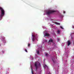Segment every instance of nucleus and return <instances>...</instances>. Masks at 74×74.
I'll use <instances>...</instances> for the list:
<instances>
[{
  "label": "nucleus",
  "mask_w": 74,
  "mask_h": 74,
  "mask_svg": "<svg viewBox=\"0 0 74 74\" xmlns=\"http://www.w3.org/2000/svg\"><path fill=\"white\" fill-rule=\"evenodd\" d=\"M0 9L1 11V14L0 15V18L1 19L2 18V17L4 15L5 11L4 10H3V9L1 8L0 7Z\"/></svg>",
  "instance_id": "1"
},
{
  "label": "nucleus",
  "mask_w": 74,
  "mask_h": 74,
  "mask_svg": "<svg viewBox=\"0 0 74 74\" xmlns=\"http://www.w3.org/2000/svg\"><path fill=\"white\" fill-rule=\"evenodd\" d=\"M34 66L36 67V70H37L38 66H40V63L38 62H35Z\"/></svg>",
  "instance_id": "2"
},
{
  "label": "nucleus",
  "mask_w": 74,
  "mask_h": 74,
  "mask_svg": "<svg viewBox=\"0 0 74 74\" xmlns=\"http://www.w3.org/2000/svg\"><path fill=\"white\" fill-rule=\"evenodd\" d=\"M55 10H50L49 11H48L46 12V14L47 15H50V14H52V13H53L55 12Z\"/></svg>",
  "instance_id": "3"
},
{
  "label": "nucleus",
  "mask_w": 74,
  "mask_h": 74,
  "mask_svg": "<svg viewBox=\"0 0 74 74\" xmlns=\"http://www.w3.org/2000/svg\"><path fill=\"white\" fill-rule=\"evenodd\" d=\"M32 36L33 37V41H34V40H35V39L36 38V36L34 35H32Z\"/></svg>",
  "instance_id": "4"
},
{
  "label": "nucleus",
  "mask_w": 74,
  "mask_h": 74,
  "mask_svg": "<svg viewBox=\"0 0 74 74\" xmlns=\"http://www.w3.org/2000/svg\"><path fill=\"white\" fill-rule=\"evenodd\" d=\"M50 36V34H49L48 33H46L45 34V36Z\"/></svg>",
  "instance_id": "5"
},
{
  "label": "nucleus",
  "mask_w": 74,
  "mask_h": 74,
  "mask_svg": "<svg viewBox=\"0 0 74 74\" xmlns=\"http://www.w3.org/2000/svg\"><path fill=\"white\" fill-rule=\"evenodd\" d=\"M67 42H68V46H69V45H70L71 44L70 43V41L69 40H68L67 41Z\"/></svg>",
  "instance_id": "6"
},
{
  "label": "nucleus",
  "mask_w": 74,
  "mask_h": 74,
  "mask_svg": "<svg viewBox=\"0 0 74 74\" xmlns=\"http://www.w3.org/2000/svg\"><path fill=\"white\" fill-rule=\"evenodd\" d=\"M49 56V55L48 53H46L45 54V56H46V57H48V56Z\"/></svg>",
  "instance_id": "7"
},
{
  "label": "nucleus",
  "mask_w": 74,
  "mask_h": 74,
  "mask_svg": "<svg viewBox=\"0 0 74 74\" xmlns=\"http://www.w3.org/2000/svg\"><path fill=\"white\" fill-rule=\"evenodd\" d=\"M49 42H53V40H52V39L51 38L50 40H49Z\"/></svg>",
  "instance_id": "8"
},
{
  "label": "nucleus",
  "mask_w": 74,
  "mask_h": 74,
  "mask_svg": "<svg viewBox=\"0 0 74 74\" xmlns=\"http://www.w3.org/2000/svg\"><path fill=\"white\" fill-rule=\"evenodd\" d=\"M53 59L55 60V58H53L52 59V60L53 63H55V61H54V60H53Z\"/></svg>",
  "instance_id": "9"
},
{
  "label": "nucleus",
  "mask_w": 74,
  "mask_h": 74,
  "mask_svg": "<svg viewBox=\"0 0 74 74\" xmlns=\"http://www.w3.org/2000/svg\"><path fill=\"white\" fill-rule=\"evenodd\" d=\"M57 33L58 34H60V31L59 30H58L57 31Z\"/></svg>",
  "instance_id": "10"
},
{
  "label": "nucleus",
  "mask_w": 74,
  "mask_h": 74,
  "mask_svg": "<svg viewBox=\"0 0 74 74\" xmlns=\"http://www.w3.org/2000/svg\"><path fill=\"white\" fill-rule=\"evenodd\" d=\"M37 55H39L40 54V52L39 51H37Z\"/></svg>",
  "instance_id": "11"
},
{
  "label": "nucleus",
  "mask_w": 74,
  "mask_h": 74,
  "mask_svg": "<svg viewBox=\"0 0 74 74\" xmlns=\"http://www.w3.org/2000/svg\"><path fill=\"white\" fill-rule=\"evenodd\" d=\"M56 23L57 25H60V23H58L57 22Z\"/></svg>",
  "instance_id": "12"
},
{
  "label": "nucleus",
  "mask_w": 74,
  "mask_h": 74,
  "mask_svg": "<svg viewBox=\"0 0 74 74\" xmlns=\"http://www.w3.org/2000/svg\"><path fill=\"white\" fill-rule=\"evenodd\" d=\"M60 28L62 29H63V27L62 26H60Z\"/></svg>",
  "instance_id": "13"
},
{
  "label": "nucleus",
  "mask_w": 74,
  "mask_h": 74,
  "mask_svg": "<svg viewBox=\"0 0 74 74\" xmlns=\"http://www.w3.org/2000/svg\"><path fill=\"white\" fill-rule=\"evenodd\" d=\"M44 42H47V40H45Z\"/></svg>",
  "instance_id": "14"
},
{
  "label": "nucleus",
  "mask_w": 74,
  "mask_h": 74,
  "mask_svg": "<svg viewBox=\"0 0 74 74\" xmlns=\"http://www.w3.org/2000/svg\"><path fill=\"white\" fill-rule=\"evenodd\" d=\"M30 44H28V47H29V46H30Z\"/></svg>",
  "instance_id": "15"
},
{
  "label": "nucleus",
  "mask_w": 74,
  "mask_h": 74,
  "mask_svg": "<svg viewBox=\"0 0 74 74\" xmlns=\"http://www.w3.org/2000/svg\"><path fill=\"white\" fill-rule=\"evenodd\" d=\"M25 51L26 52H27V50L26 49H25Z\"/></svg>",
  "instance_id": "16"
},
{
  "label": "nucleus",
  "mask_w": 74,
  "mask_h": 74,
  "mask_svg": "<svg viewBox=\"0 0 74 74\" xmlns=\"http://www.w3.org/2000/svg\"><path fill=\"white\" fill-rule=\"evenodd\" d=\"M58 41H59V40H60V39L59 38L57 39Z\"/></svg>",
  "instance_id": "17"
},
{
  "label": "nucleus",
  "mask_w": 74,
  "mask_h": 74,
  "mask_svg": "<svg viewBox=\"0 0 74 74\" xmlns=\"http://www.w3.org/2000/svg\"><path fill=\"white\" fill-rule=\"evenodd\" d=\"M66 13V12L64 11L63 12V13H64V14H65V13Z\"/></svg>",
  "instance_id": "18"
},
{
  "label": "nucleus",
  "mask_w": 74,
  "mask_h": 74,
  "mask_svg": "<svg viewBox=\"0 0 74 74\" xmlns=\"http://www.w3.org/2000/svg\"><path fill=\"white\" fill-rule=\"evenodd\" d=\"M45 67H47V65H45Z\"/></svg>",
  "instance_id": "19"
},
{
  "label": "nucleus",
  "mask_w": 74,
  "mask_h": 74,
  "mask_svg": "<svg viewBox=\"0 0 74 74\" xmlns=\"http://www.w3.org/2000/svg\"><path fill=\"white\" fill-rule=\"evenodd\" d=\"M32 74H33V71H32Z\"/></svg>",
  "instance_id": "20"
},
{
  "label": "nucleus",
  "mask_w": 74,
  "mask_h": 74,
  "mask_svg": "<svg viewBox=\"0 0 74 74\" xmlns=\"http://www.w3.org/2000/svg\"><path fill=\"white\" fill-rule=\"evenodd\" d=\"M2 53H4V51H2Z\"/></svg>",
  "instance_id": "21"
},
{
  "label": "nucleus",
  "mask_w": 74,
  "mask_h": 74,
  "mask_svg": "<svg viewBox=\"0 0 74 74\" xmlns=\"http://www.w3.org/2000/svg\"><path fill=\"white\" fill-rule=\"evenodd\" d=\"M31 70H33V69H32V68H31Z\"/></svg>",
  "instance_id": "22"
}]
</instances>
